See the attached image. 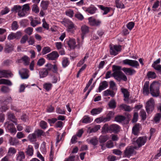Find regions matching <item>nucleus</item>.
I'll use <instances>...</instances> for the list:
<instances>
[{"label": "nucleus", "mask_w": 161, "mask_h": 161, "mask_svg": "<svg viewBox=\"0 0 161 161\" xmlns=\"http://www.w3.org/2000/svg\"><path fill=\"white\" fill-rule=\"evenodd\" d=\"M28 36L27 35L23 36L21 39L20 42L21 44L25 43L28 39Z\"/></svg>", "instance_id": "e2e57ef3"}, {"label": "nucleus", "mask_w": 161, "mask_h": 161, "mask_svg": "<svg viewBox=\"0 0 161 161\" xmlns=\"http://www.w3.org/2000/svg\"><path fill=\"white\" fill-rule=\"evenodd\" d=\"M106 117H101L96 119L95 121L97 123H100L101 122H105L108 121Z\"/></svg>", "instance_id": "37998d69"}, {"label": "nucleus", "mask_w": 161, "mask_h": 161, "mask_svg": "<svg viewBox=\"0 0 161 161\" xmlns=\"http://www.w3.org/2000/svg\"><path fill=\"white\" fill-rule=\"evenodd\" d=\"M121 45H114L113 47H110V54L113 55H117L119 52L121 51Z\"/></svg>", "instance_id": "0eeeda50"}, {"label": "nucleus", "mask_w": 161, "mask_h": 161, "mask_svg": "<svg viewBox=\"0 0 161 161\" xmlns=\"http://www.w3.org/2000/svg\"><path fill=\"white\" fill-rule=\"evenodd\" d=\"M108 82L106 81H104L101 82L100 84L98 90L99 92H100L102 90L105 89L108 86Z\"/></svg>", "instance_id": "393cba45"}, {"label": "nucleus", "mask_w": 161, "mask_h": 161, "mask_svg": "<svg viewBox=\"0 0 161 161\" xmlns=\"http://www.w3.org/2000/svg\"><path fill=\"white\" fill-rule=\"evenodd\" d=\"M109 128L110 126H108V124H105L102 128V132L105 133L108 132L110 133Z\"/></svg>", "instance_id": "72a5a7b5"}, {"label": "nucleus", "mask_w": 161, "mask_h": 161, "mask_svg": "<svg viewBox=\"0 0 161 161\" xmlns=\"http://www.w3.org/2000/svg\"><path fill=\"white\" fill-rule=\"evenodd\" d=\"M99 8H100L102 10L104 11V13L103 14V15H105L108 14L110 10V8L108 7H104L102 5H99L98 6Z\"/></svg>", "instance_id": "f704fd0d"}, {"label": "nucleus", "mask_w": 161, "mask_h": 161, "mask_svg": "<svg viewBox=\"0 0 161 161\" xmlns=\"http://www.w3.org/2000/svg\"><path fill=\"white\" fill-rule=\"evenodd\" d=\"M110 133L113 132L117 133L119 132L120 127L119 125L116 124H113L110 125Z\"/></svg>", "instance_id": "2eb2a0df"}, {"label": "nucleus", "mask_w": 161, "mask_h": 161, "mask_svg": "<svg viewBox=\"0 0 161 161\" xmlns=\"http://www.w3.org/2000/svg\"><path fill=\"white\" fill-rule=\"evenodd\" d=\"M108 136L107 135H101L99 138L100 142L101 143H104L108 139Z\"/></svg>", "instance_id": "4c0bfd02"}, {"label": "nucleus", "mask_w": 161, "mask_h": 161, "mask_svg": "<svg viewBox=\"0 0 161 161\" xmlns=\"http://www.w3.org/2000/svg\"><path fill=\"white\" fill-rule=\"evenodd\" d=\"M68 29L70 31L75 28V26L73 23L70 21H68Z\"/></svg>", "instance_id": "4d7b16f0"}, {"label": "nucleus", "mask_w": 161, "mask_h": 161, "mask_svg": "<svg viewBox=\"0 0 161 161\" xmlns=\"http://www.w3.org/2000/svg\"><path fill=\"white\" fill-rule=\"evenodd\" d=\"M140 116L142 118V120H145L147 118V115L145 111L143 110H142L140 112Z\"/></svg>", "instance_id": "bf43d9fd"}, {"label": "nucleus", "mask_w": 161, "mask_h": 161, "mask_svg": "<svg viewBox=\"0 0 161 161\" xmlns=\"http://www.w3.org/2000/svg\"><path fill=\"white\" fill-rule=\"evenodd\" d=\"M147 75L149 79L151 78V79H154L157 76L155 72L151 71H148L147 73Z\"/></svg>", "instance_id": "473e14b6"}, {"label": "nucleus", "mask_w": 161, "mask_h": 161, "mask_svg": "<svg viewBox=\"0 0 161 161\" xmlns=\"http://www.w3.org/2000/svg\"><path fill=\"white\" fill-rule=\"evenodd\" d=\"M116 102L114 99L111 100L108 103L109 107L111 108L114 109L116 107Z\"/></svg>", "instance_id": "de8ad7c7"}, {"label": "nucleus", "mask_w": 161, "mask_h": 161, "mask_svg": "<svg viewBox=\"0 0 161 161\" xmlns=\"http://www.w3.org/2000/svg\"><path fill=\"white\" fill-rule=\"evenodd\" d=\"M121 91L124 94V97L126 99H128L129 97V92L128 90L125 88H121Z\"/></svg>", "instance_id": "e433bc0d"}, {"label": "nucleus", "mask_w": 161, "mask_h": 161, "mask_svg": "<svg viewBox=\"0 0 161 161\" xmlns=\"http://www.w3.org/2000/svg\"><path fill=\"white\" fill-rule=\"evenodd\" d=\"M14 46L9 42H6L4 48V51L6 53H9L12 52L14 50Z\"/></svg>", "instance_id": "6e6552de"}, {"label": "nucleus", "mask_w": 161, "mask_h": 161, "mask_svg": "<svg viewBox=\"0 0 161 161\" xmlns=\"http://www.w3.org/2000/svg\"><path fill=\"white\" fill-rule=\"evenodd\" d=\"M69 64V62L68 60V58H63L62 61V64L63 67H65L67 66Z\"/></svg>", "instance_id": "864d4df0"}, {"label": "nucleus", "mask_w": 161, "mask_h": 161, "mask_svg": "<svg viewBox=\"0 0 161 161\" xmlns=\"http://www.w3.org/2000/svg\"><path fill=\"white\" fill-rule=\"evenodd\" d=\"M149 81H146L143 86V94L145 95H148L149 93Z\"/></svg>", "instance_id": "aec40b11"}, {"label": "nucleus", "mask_w": 161, "mask_h": 161, "mask_svg": "<svg viewBox=\"0 0 161 161\" xmlns=\"http://www.w3.org/2000/svg\"><path fill=\"white\" fill-rule=\"evenodd\" d=\"M33 29L31 27H28L25 31V32L28 35H30L32 34Z\"/></svg>", "instance_id": "69168bd1"}, {"label": "nucleus", "mask_w": 161, "mask_h": 161, "mask_svg": "<svg viewBox=\"0 0 161 161\" xmlns=\"http://www.w3.org/2000/svg\"><path fill=\"white\" fill-rule=\"evenodd\" d=\"M122 70L126 74L128 73V75H132L136 72V71L135 69L130 68H124Z\"/></svg>", "instance_id": "4be33fe9"}, {"label": "nucleus", "mask_w": 161, "mask_h": 161, "mask_svg": "<svg viewBox=\"0 0 161 161\" xmlns=\"http://www.w3.org/2000/svg\"><path fill=\"white\" fill-rule=\"evenodd\" d=\"M65 14L67 16L72 18L74 16V11L72 9H69L66 11Z\"/></svg>", "instance_id": "6e6d98bb"}, {"label": "nucleus", "mask_w": 161, "mask_h": 161, "mask_svg": "<svg viewBox=\"0 0 161 161\" xmlns=\"http://www.w3.org/2000/svg\"><path fill=\"white\" fill-rule=\"evenodd\" d=\"M123 63L125 64H127L136 68H137L139 66V64L137 61L129 59L123 60Z\"/></svg>", "instance_id": "423d86ee"}, {"label": "nucleus", "mask_w": 161, "mask_h": 161, "mask_svg": "<svg viewBox=\"0 0 161 161\" xmlns=\"http://www.w3.org/2000/svg\"><path fill=\"white\" fill-rule=\"evenodd\" d=\"M33 151L32 146L29 145L28 148L26 149L25 152L28 156H31L33 155Z\"/></svg>", "instance_id": "cd10ccee"}, {"label": "nucleus", "mask_w": 161, "mask_h": 161, "mask_svg": "<svg viewBox=\"0 0 161 161\" xmlns=\"http://www.w3.org/2000/svg\"><path fill=\"white\" fill-rule=\"evenodd\" d=\"M52 86V84L50 83H45L43 85L44 88L47 91L51 90Z\"/></svg>", "instance_id": "09e8293b"}, {"label": "nucleus", "mask_w": 161, "mask_h": 161, "mask_svg": "<svg viewBox=\"0 0 161 161\" xmlns=\"http://www.w3.org/2000/svg\"><path fill=\"white\" fill-rule=\"evenodd\" d=\"M40 126L43 129H45L47 127V123L44 121H41L40 123Z\"/></svg>", "instance_id": "774afa93"}, {"label": "nucleus", "mask_w": 161, "mask_h": 161, "mask_svg": "<svg viewBox=\"0 0 161 161\" xmlns=\"http://www.w3.org/2000/svg\"><path fill=\"white\" fill-rule=\"evenodd\" d=\"M18 26L17 21H15L13 22L12 25V30H16L18 28Z\"/></svg>", "instance_id": "680f3d73"}, {"label": "nucleus", "mask_w": 161, "mask_h": 161, "mask_svg": "<svg viewBox=\"0 0 161 161\" xmlns=\"http://www.w3.org/2000/svg\"><path fill=\"white\" fill-rule=\"evenodd\" d=\"M103 94L104 96H107L109 95L111 97H113L115 95V93L113 91L108 89L103 92Z\"/></svg>", "instance_id": "7c9ffc66"}, {"label": "nucleus", "mask_w": 161, "mask_h": 161, "mask_svg": "<svg viewBox=\"0 0 161 161\" xmlns=\"http://www.w3.org/2000/svg\"><path fill=\"white\" fill-rule=\"evenodd\" d=\"M16 160L18 161H23V160L25 158L24 153L22 151L19 152L16 155Z\"/></svg>", "instance_id": "6ab92c4d"}, {"label": "nucleus", "mask_w": 161, "mask_h": 161, "mask_svg": "<svg viewBox=\"0 0 161 161\" xmlns=\"http://www.w3.org/2000/svg\"><path fill=\"white\" fill-rule=\"evenodd\" d=\"M49 3V1L42 0L40 4V6L43 10H46L47 9Z\"/></svg>", "instance_id": "b1692460"}, {"label": "nucleus", "mask_w": 161, "mask_h": 161, "mask_svg": "<svg viewBox=\"0 0 161 161\" xmlns=\"http://www.w3.org/2000/svg\"><path fill=\"white\" fill-rule=\"evenodd\" d=\"M9 142L10 145L16 146L18 145L19 143V141L15 138H13L10 137V138Z\"/></svg>", "instance_id": "5701e85b"}, {"label": "nucleus", "mask_w": 161, "mask_h": 161, "mask_svg": "<svg viewBox=\"0 0 161 161\" xmlns=\"http://www.w3.org/2000/svg\"><path fill=\"white\" fill-rule=\"evenodd\" d=\"M16 153V149L13 147H10L8 152V156H11L14 154Z\"/></svg>", "instance_id": "79ce46f5"}, {"label": "nucleus", "mask_w": 161, "mask_h": 161, "mask_svg": "<svg viewBox=\"0 0 161 161\" xmlns=\"http://www.w3.org/2000/svg\"><path fill=\"white\" fill-rule=\"evenodd\" d=\"M110 88L113 90H116L117 89L116 88L115 83L113 81H111L110 82Z\"/></svg>", "instance_id": "0e129e2a"}, {"label": "nucleus", "mask_w": 161, "mask_h": 161, "mask_svg": "<svg viewBox=\"0 0 161 161\" xmlns=\"http://www.w3.org/2000/svg\"><path fill=\"white\" fill-rule=\"evenodd\" d=\"M147 136H143L140 137L136 140L134 138L133 139V141L134 144H136L139 148L144 145L147 142Z\"/></svg>", "instance_id": "20e7f679"}, {"label": "nucleus", "mask_w": 161, "mask_h": 161, "mask_svg": "<svg viewBox=\"0 0 161 161\" xmlns=\"http://www.w3.org/2000/svg\"><path fill=\"white\" fill-rule=\"evenodd\" d=\"M150 93L152 96L157 97L159 95V86L158 83L153 82L150 85Z\"/></svg>", "instance_id": "f03ea898"}, {"label": "nucleus", "mask_w": 161, "mask_h": 161, "mask_svg": "<svg viewBox=\"0 0 161 161\" xmlns=\"http://www.w3.org/2000/svg\"><path fill=\"white\" fill-rule=\"evenodd\" d=\"M136 147H127L124 152L125 157H129L134 153V149H136Z\"/></svg>", "instance_id": "9b49d317"}, {"label": "nucleus", "mask_w": 161, "mask_h": 161, "mask_svg": "<svg viewBox=\"0 0 161 161\" xmlns=\"http://www.w3.org/2000/svg\"><path fill=\"white\" fill-rule=\"evenodd\" d=\"M51 51V48L49 47H43L42 49V55L46 54Z\"/></svg>", "instance_id": "a18cd8bd"}, {"label": "nucleus", "mask_w": 161, "mask_h": 161, "mask_svg": "<svg viewBox=\"0 0 161 161\" xmlns=\"http://www.w3.org/2000/svg\"><path fill=\"white\" fill-rule=\"evenodd\" d=\"M97 10L96 8L92 5H91L89 7L87 8L85 11L88 13L93 14H94Z\"/></svg>", "instance_id": "412c9836"}, {"label": "nucleus", "mask_w": 161, "mask_h": 161, "mask_svg": "<svg viewBox=\"0 0 161 161\" xmlns=\"http://www.w3.org/2000/svg\"><path fill=\"white\" fill-rule=\"evenodd\" d=\"M29 140L31 142H35L36 141V135L35 133L30 134L28 136Z\"/></svg>", "instance_id": "3c124183"}, {"label": "nucleus", "mask_w": 161, "mask_h": 161, "mask_svg": "<svg viewBox=\"0 0 161 161\" xmlns=\"http://www.w3.org/2000/svg\"><path fill=\"white\" fill-rule=\"evenodd\" d=\"M39 8L37 4H33L32 6V10L36 14L38 13L39 12Z\"/></svg>", "instance_id": "49530a36"}, {"label": "nucleus", "mask_w": 161, "mask_h": 161, "mask_svg": "<svg viewBox=\"0 0 161 161\" xmlns=\"http://www.w3.org/2000/svg\"><path fill=\"white\" fill-rule=\"evenodd\" d=\"M125 117L123 115H119L115 117V120L118 122H121L125 119Z\"/></svg>", "instance_id": "58836bf2"}, {"label": "nucleus", "mask_w": 161, "mask_h": 161, "mask_svg": "<svg viewBox=\"0 0 161 161\" xmlns=\"http://www.w3.org/2000/svg\"><path fill=\"white\" fill-rule=\"evenodd\" d=\"M81 38L83 40L85 36L89 32V28L85 25H82L80 28Z\"/></svg>", "instance_id": "ddd939ff"}, {"label": "nucleus", "mask_w": 161, "mask_h": 161, "mask_svg": "<svg viewBox=\"0 0 161 161\" xmlns=\"http://www.w3.org/2000/svg\"><path fill=\"white\" fill-rule=\"evenodd\" d=\"M8 119L17 125L16 119L14 115L10 113H8Z\"/></svg>", "instance_id": "c756f323"}, {"label": "nucleus", "mask_w": 161, "mask_h": 161, "mask_svg": "<svg viewBox=\"0 0 161 161\" xmlns=\"http://www.w3.org/2000/svg\"><path fill=\"white\" fill-rule=\"evenodd\" d=\"M115 4L116 7L118 8H124L125 7L124 5L120 2L119 0H116Z\"/></svg>", "instance_id": "603ef678"}, {"label": "nucleus", "mask_w": 161, "mask_h": 161, "mask_svg": "<svg viewBox=\"0 0 161 161\" xmlns=\"http://www.w3.org/2000/svg\"><path fill=\"white\" fill-rule=\"evenodd\" d=\"M31 19H30V25L32 27H35L37 25L40 24L41 23V22L40 21L35 19H33V18L31 17Z\"/></svg>", "instance_id": "c9c22d12"}, {"label": "nucleus", "mask_w": 161, "mask_h": 161, "mask_svg": "<svg viewBox=\"0 0 161 161\" xmlns=\"http://www.w3.org/2000/svg\"><path fill=\"white\" fill-rule=\"evenodd\" d=\"M101 126L100 125H97L95 126L94 128L91 129L89 131V133L92 132H95L97 131L100 128Z\"/></svg>", "instance_id": "052dcab7"}, {"label": "nucleus", "mask_w": 161, "mask_h": 161, "mask_svg": "<svg viewBox=\"0 0 161 161\" xmlns=\"http://www.w3.org/2000/svg\"><path fill=\"white\" fill-rule=\"evenodd\" d=\"M2 84H7L9 86H11L12 84L9 80L4 79H0V85Z\"/></svg>", "instance_id": "c03bdc74"}, {"label": "nucleus", "mask_w": 161, "mask_h": 161, "mask_svg": "<svg viewBox=\"0 0 161 161\" xmlns=\"http://www.w3.org/2000/svg\"><path fill=\"white\" fill-rule=\"evenodd\" d=\"M92 120V118L87 116H84L81 120L82 123L86 124L91 123Z\"/></svg>", "instance_id": "2f4dec72"}, {"label": "nucleus", "mask_w": 161, "mask_h": 161, "mask_svg": "<svg viewBox=\"0 0 161 161\" xmlns=\"http://www.w3.org/2000/svg\"><path fill=\"white\" fill-rule=\"evenodd\" d=\"M140 125L139 123L136 124L133 127L132 133L135 135H137L140 130Z\"/></svg>", "instance_id": "a211bd4d"}, {"label": "nucleus", "mask_w": 161, "mask_h": 161, "mask_svg": "<svg viewBox=\"0 0 161 161\" xmlns=\"http://www.w3.org/2000/svg\"><path fill=\"white\" fill-rule=\"evenodd\" d=\"M21 33L20 31H18L14 33H11L8 36L7 39L9 40H13L14 39H19L21 36Z\"/></svg>", "instance_id": "9d476101"}, {"label": "nucleus", "mask_w": 161, "mask_h": 161, "mask_svg": "<svg viewBox=\"0 0 161 161\" xmlns=\"http://www.w3.org/2000/svg\"><path fill=\"white\" fill-rule=\"evenodd\" d=\"M75 16L80 20H82L84 18L83 15L80 13L76 14L75 15Z\"/></svg>", "instance_id": "338daca9"}, {"label": "nucleus", "mask_w": 161, "mask_h": 161, "mask_svg": "<svg viewBox=\"0 0 161 161\" xmlns=\"http://www.w3.org/2000/svg\"><path fill=\"white\" fill-rule=\"evenodd\" d=\"M120 108L126 111H130L131 110V108L130 106L123 104L120 106Z\"/></svg>", "instance_id": "8fccbe9b"}, {"label": "nucleus", "mask_w": 161, "mask_h": 161, "mask_svg": "<svg viewBox=\"0 0 161 161\" xmlns=\"http://www.w3.org/2000/svg\"><path fill=\"white\" fill-rule=\"evenodd\" d=\"M69 47L71 49H74L76 47V42L74 39H70L67 42Z\"/></svg>", "instance_id": "bb28decb"}, {"label": "nucleus", "mask_w": 161, "mask_h": 161, "mask_svg": "<svg viewBox=\"0 0 161 161\" xmlns=\"http://www.w3.org/2000/svg\"><path fill=\"white\" fill-rule=\"evenodd\" d=\"M155 102L153 98H150L146 103L145 106L146 111L148 114L151 113L154 108Z\"/></svg>", "instance_id": "7ed1b4c3"}, {"label": "nucleus", "mask_w": 161, "mask_h": 161, "mask_svg": "<svg viewBox=\"0 0 161 161\" xmlns=\"http://www.w3.org/2000/svg\"><path fill=\"white\" fill-rule=\"evenodd\" d=\"M47 58L49 60H55L58 57L59 55L57 52L54 51L47 54Z\"/></svg>", "instance_id": "f8f14e48"}, {"label": "nucleus", "mask_w": 161, "mask_h": 161, "mask_svg": "<svg viewBox=\"0 0 161 161\" xmlns=\"http://www.w3.org/2000/svg\"><path fill=\"white\" fill-rule=\"evenodd\" d=\"M114 114V113L113 111H110L108 113L106 117L108 121H109L111 118L113 117Z\"/></svg>", "instance_id": "13d9d810"}, {"label": "nucleus", "mask_w": 161, "mask_h": 161, "mask_svg": "<svg viewBox=\"0 0 161 161\" xmlns=\"http://www.w3.org/2000/svg\"><path fill=\"white\" fill-rule=\"evenodd\" d=\"M89 24L92 26H98L100 25L101 22L98 20H96L92 17L88 18Z\"/></svg>", "instance_id": "dca6fc26"}, {"label": "nucleus", "mask_w": 161, "mask_h": 161, "mask_svg": "<svg viewBox=\"0 0 161 161\" xmlns=\"http://www.w3.org/2000/svg\"><path fill=\"white\" fill-rule=\"evenodd\" d=\"M114 73L112 74L113 76L115 79L118 81H120L121 80L126 81L127 79L126 76L120 71L121 67L119 66L114 65L112 67Z\"/></svg>", "instance_id": "f257e3e1"}, {"label": "nucleus", "mask_w": 161, "mask_h": 161, "mask_svg": "<svg viewBox=\"0 0 161 161\" xmlns=\"http://www.w3.org/2000/svg\"><path fill=\"white\" fill-rule=\"evenodd\" d=\"M161 119V113H157L155 115L154 120L156 123H159Z\"/></svg>", "instance_id": "ea45409f"}, {"label": "nucleus", "mask_w": 161, "mask_h": 161, "mask_svg": "<svg viewBox=\"0 0 161 161\" xmlns=\"http://www.w3.org/2000/svg\"><path fill=\"white\" fill-rule=\"evenodd\" d=\"M22 7L19 5H15L12 8L11 11L12 12H18V13H19L20 11H21Z\"/></svg>", "instance_id": "a19ab883"}, {"label": "nucleus", "mask_w": 161, "mask_h": 161, "mask_svg": "<svg viewBox=\"0 0 161 161\" xmlns=\"http://www.w3.org/2000/svg\"><path fill=\"white\" fill-rule=\"evenodd\" d=\"M48 73L46 68L42 69L39 72L40 78H43L46 77L48 74Z\"/></svg>", "instance_id": "a878e982"}, {"label": "nucleus", "mask_w": 161, "mask_h": 161, "mask_svg": "<svg viewBox=\"0 0 161 161\" xmlns=\"http://www.w3.org/2000/svg\"><path fill=\"white\" fill-rule=\"evenodd\" d=\"M98 142L97 138L96 137H94L92 138L90 141V143L94 146L97 145L98 143Z\"/></svg>", "instance_id": "5fc2aeb1"}, {"label": "nucleus", "mask_w": 161, "mask_h": 161, "mask_svg": "<svg viewBox=\"0 0 161 161\" xmlns=\"http://www.w3.org/2000/svg\"><path fill=\"white\" fill-rule=\"evenodd\" d=\"M29 5V4H26L23 5L21 11L18 13V15L20 17H23L26 15L27 12L30 10Z\"/></svg>", "instance_id": "39448f33"}, {"label": "nucleus", "mask_w": 161, "mask_h": 161, "mask_svg": "<svg viewBox=\"0 0 161 161\" xmlns=\"http://www.w3.org/2000/svg\"><path fill=\"white\" fill-rule=\"evenodd\" d=\"M103 109L101 108H94L91 111V114L93 115L100 114L102 111Z\"/></svg>", "instance_id": "c85d7f7f"}, {"label": "nucleus", "mask_w": 161, "mask_h": 161, "mask_svg": "<svg viewBox=\"0 0 161 161\" xmlns=\"http://www.w3.org/2000/svg\"><path fill=\"white\" fill-rule=\"evenodd\" d=\"M29 71L26 69H22L19 71V74L22 79H26L28 78Z\"/></svg>", "instance_id": "4468645a"}, {"label": "nucleus", "mask_w": 161, "mask_h": 161, "mask_svg": "<svg viewBox=\"0 0 161 161\" xmlns=\"http://www.w3.org/2000/svg\"><path fill=\"white\" fill-rule=\"evenodd\" d=\"M4 125L6 128L11 133L15 134L16 132V129L13 124L7 122L5 123Z\"/></svg>", "instance_id": "1a4fd4ad"}, {"label": "nucleus", "mask_w": 161, "mask_h": 161, "mask_svg": "<svg viewBox=\"0 0 161 161\" xmlns=\"http://www.w3.org/2000/svg\"><path fill=\"white\" fill-rule=\"evenodd\" d=\"M13 74L11 72L7 70H0V78L2 77L7 78L9 76L11 77Z\"/></svg>", "instance_id": "f3484780"}]
</instances>
